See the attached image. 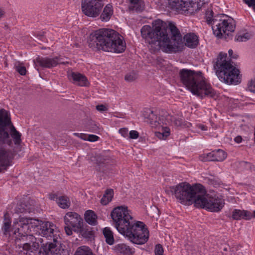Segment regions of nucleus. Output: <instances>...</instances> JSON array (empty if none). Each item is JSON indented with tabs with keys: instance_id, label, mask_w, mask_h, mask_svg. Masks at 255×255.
<instances>
[{
	"instance_id": "1",
	"label": "nucleus",
	"mask_w": 255,
	"mask_h": 255,
	"mask_svg": "<svg viewBox=\"0 0 255 255\" xmlns=\"http://www.w3.org/2000/svg\"><path fill=\"white\" fill-rule=\"evenodd\" d=\"M152 26L145 25L140 29L141 37L151 52L160 49L169 53L181 50L182 36L173 22H169L167 26L162 20L156 19L152 21Z\"/></svg>"
},
{
	"instance_id": "2",
	"label": "nucleus",
	"mask_w": 255,
	"mask_h": 255,
	"mask_svg": "<svg viewBox=\"0 0 255 255\" xmlns=\"http://www.w3.org/2000/svg\"><path fill=\"white\" fill-rule=\"evenodd\" d=\"M111 215L119 232L127 237L132 243L143 245L147 242L149 238L147 229L143 222H135L127 206L115 208Z\"/></svg>"
},
{
	"instance_id": "3",
	"label": "nucleus",
	"mask_w": 255,
	"mask_h": 255,
	"mask_svg": "<svg viewBox=\"0 0 255 255\" xmlns=\"http://www.w3.org/2000/svg\"><path fill=\"white\" fill-rule=\"evenodd\" d=\"M89 46L94 50L122 53L126 49V43L116 31L101 28L91 33L88 40Z\"/></svg>"
},
{
	"instance_id": "4",
	"label": "nucleus",
	"mask_w": 255,
	"mask_h": 255,
	"mask_svg": "<svg viewBox=\"0 0 255 255\" xmlns=\"http://www.w3.org/2000/svg\"><path fill=\"white\" fill-rule=\"evenodd\" d=\"M179 75L182 83L193 94L201 98L206 96L214 98L216 96V91L205 81L201 72L183 69L180 71Z\"/></svg>"
},
{
	"instance_id": "5",
	"label": "nucleus",
	"mask_w": 255,
	"mask_h": 255,
	"mask_svg": "<svg viewBox=\"0 0 255 255\" xmlns=\"http://www.w3.org/2000/svg\"><path fill=\"white\" fill-rule=\"evenodd\" d=\"M166 192L174 195L178 201L183 205H190L194 203L195 206V201L204 193L205 188L200 184L191 185L184 182L170 186Z\"/></svg>"
},
{
	"instance_id": "6",
	"label": "nucleus",
	"mask_w": 255,
	"mask_h": 255,
	"mask_svg": "<svg viewBox=\"0 0 255 255\" xmlns=\"http://www.w3.org/2000/svg\"><path fill=\"white\" fill-rule=\"evenodd\" d=\"M219 79L227 84L237 85L241 82L240 71L228 60L227 53L220 52L213 62Z\"/></svg>"
},
{
	"instance_id": "7",
	"label": "nucleus",
	"mask_w": 255,
	"mask_h": 255,
	"mask_svg": "<svg viewBox=\"0 0 255 255\" xmlns=\"http://www.w3.org/2000/svg\"><path fill=\"white\" fill-rule=\"evenodd\" d=\"M212 11L207 12L206 21L212 25L214 34L218 38H221L223 34L229 35V32H234L235 23L233 19L227 15L220 14L214 17Z\"/></svg>"
},
{
	"instance_id": "8",
	"label": "nucleus",
	"mask_w": 255,
	"mask_h": 255,
	"mask_svg": "<svg viewBox=\"0 0 255 255\" xmlns=\"http://www.w3.org/2000/svg\"><path fill=\"white\" fill-rule=\"evenodd\" d=\"M10 132L14 144L19 145L21 142V134L16 130L11 123L8 112L3 109L0 110V142L6 143L10 146L11 140L7 130Z\"/></svg>"
},
{
	"instance_id": "9",
	"label": "nucleus",
	"mask_w": 255,
	"mask_h": 255,
	"mask_svg": "<svg viewBox=\"0 0 255 255\" xmlns=\"http://www.w3.org/2000/svg\"><path fill=\"white\" fill-rule=\"evenodd\" d=\"M225 205L224 200L218 196H211L206 194V190L195 201V207L204 208L211 212H218Z\"/></svg>"
},
{
	"instance_id": "10",
	"label": "nucleus",
	"mask_w": 255,
	"mask_h": 255,
	"mask_svg": "<svg viewBox=\"0 0 255 255\" xmlns=\"http://www.w3.org/2000/svg\"><path fill=\"white\" fill-rule=\"evenodd\" d=\"M143 116L145 122L149 124L152 128L162 127V131L155 132V135L160 139H164L169 135L170 130L167 127L163 128L164 124V118L161 116L158 117L153 111L149 109H146L143 113Z\"/></svg>"
},
{
	"instance_id": "11",
	"label": "nucleus",
	"mask_w": 255,
	"mask_h": 255,
	"mask_svg": "<svg viewBox=\"0 0 255 255\" xmlns=\"http://www.w3.org/2000/svg\"><path fill=\"white\" fill-rule=\"evenodd\" d=\"M170 9L179 12L192 14L199 10L202 4L200 2H194L192 0H167Z\"/></svg>"
},
{
	"instance_id": "12",
	"label": "nucleus",
	"mask_w": 255,
	"mask_h": 255,
	"mask_svg": "<svg viewBox=\"0 0 255 255\" xmlns=\"http://www.w3.org/2000/svg\"><path fill=\"white\" fill-rule=\"evenodd\" d=\"M36 220L32 218H20L19 221H13L11 231L15 235L18 234L19 237H26L31 232L30 227L35 228L33 222Z\"/></svg>"
},
{
	"instance_id": "13",
	"label": "nucleus",
	"mask_w": 255,
	"mask_h": 255,
	"mask_svg": "<svg viewBox=\"0 0 255 255\" xmlns=\"http://www.w3.org/2000/svg\"><path fill=\"white\" fill-rule=\"evenodd\" d=\"M104 0H84L82 2V10L83 13L89 17L98 16L104 6Z\"/></svg>"
},
{
	"instance_id": "14",
	"label": "nucleus",
	"mask_w": 255,
	"mask_h": 255,
	"mask_svg": "<svg viewBox=\"0 0 255 255\" xmlns=\"http://www.w3.org/2000/svg\"><path fill=\"white\" fill-rule=\"evenodd\" d=\"M64 221L66 225L71 226L74 232H79L83 236L86 237L85 231L83 228V219L79 214L75 212H68L64 217Z\"/></svg>"
},
{
	"instance_id": "15",
	"label": "nucleus",
	"mask_w": 255,
	"mask_h": 255,
	"mask_svg": "<svg viewBox=\"0 0 255 255\" xmlns=\"http://www.w3.org/2000/svg\"><path fill=\"white\" fill-rule=\"evenodd\" d=\"M36 231L39 235L46 238L53 237V241H55L54 232L55 226L50 222H44L39 220L34 221Z\"/></svg>"
},
{
	"instance_id": "16",
	"label": "nucleus",
	"mask_w": 255,
	"mask_h": 255,
	"mask_svg": "<svg viewBox=\"0 0 255 255\" xmlns=\"http://www.w3.org/2000/svg\"><path fill=\"white\" fill-rule=\"evenodd\" d=\"M14 151L7 146H0V172H3L12 165L15 156Z\"/></svg>"
},
{
	"instance_id": "17",
	"label": "nucleus",
	"mask_w": 255,
	"mask_h": 255,
	"mask_svg": "<svg viewBox=\"0 0 255 255\" xmlns=\"http://www.w3.org/2000/svg\"><path fill=\"white\" fill-rule=\"evenodd\" d=\"M26 240L28 241V243L23 244V249L26 251V255H44L43 251H39L40 244L42 243L41 238L36 239L32 235H29L26 236Z\"/></svg>"
},
{
	"instance_id": "18",
	"label": "nucleus",
	"mask_w": 255,
	"mask_h": 255,
	"mask_svg": "<svg viewBox=\"0 0 255 255\" xmlns=\"http://www.w3.org/2000/svg\"><path fill=\"white\" fill-rule=\"evenodd\" d=\"M34 62L36 66L39 65L45 68H51L56 66L58 64L65 63L62 61V58L58 56L53 58L38 57L34 60Z\"/></svg>"
},
{
	"instance_id": "19",
	"label": "nucleus",
	"mask_w": 255,
	"mask_h": 255,
	"mask_svg": "<svg viewBox=\"0 0 255 255\" xmlns=\"http://www.w3.org/2000/svg\"><path fill=\"white\" fill-rule=\"evenodd\" d=\"M49 243L46 244L45 245L41 246L44 255H60L63 252L59 244L56 243Z\"/></svg>"
},
{
	"instance_id": "20",
	"label": "nucleus",
	"mask_w": 255,
	"mask_h": 255,
	"mask_svg": "<svg viewBox=\"0 0 255 255\" xmlns=\"http://www.w3.org/2000/svg\"><path fill=\"white\" fill-rule=\"evenodd\" d=\"M69 79L72 83L79 86H88L89 83L87 77L78 72H72L69 75Z\"/></svg>"
},
{
	"instance_id": "21",
	"label": "nucleus",
	"mask_w": 255,
	"mask_h": 255,
	"mask_svg": "<svg viewBox=\"0 0 255 255\" xmlns=\"http://www.w3.org/2000/svg\"><path fill=\"white\" fill-rule=\"evenodd\" d=\"M185 45L190 48H195L199 44V38L194 33H188L183 37Z\"/></svg>"
},
{
	"instance_id": "22",
	"label": "nucleus",
	"mask_w": 255,
	"mask_h": 255,
	"mask_svg": "<svg viewBox=\"0 0 255 255\" xmlns=\"http://www.w3.org/2000/svg\"><path fill=\"white\" fill-rule=\"evenodd\" d=\"M232 217L235 220H249L252 218L253 216L252 213L249 211L234 209L232 212Z\"/></svg>"
},
{
	"instance_id": "23",
	"label": "nucleus",
	"mask_w": 255,
	"mask_h": 255,
	"mask_svg": "<svg viewBox=\"0 0 255 255\" xmlns=\"http://www.w3.org/2000/svg\"><path fill=\"white\" fill-rule=\"evenodd\" d=\"M96 162L99 166V171L103 172H107L109 169V166L111 165L108 158L101 155L97 156Z\"/></svg>"
},
{
	"instance_id": "24",
	"label": "nucleus",
	"mask_w": 255,
	"mask_h": 255,
	"mask_svg": "<svg viewBox=\"0 0 255 255\" xmlns=\"http://www.w3.org/2000/svg\"><path fill=\"white\" fill-rule=\"evenodd\" d=\"M115 250L117 253L123 255H132L134 253L132 249L125 244H119L116 245Z\"/></svg>"
},
{
	"instance_id": "25",
	"label": "nucleus",
	"mask_w": 255,
	"mask_h": 255,
	"mask_svg": "<svg viewBox=\"0 0 255 255\" xmlns=\"http://www.w3.org/2000/svg\"><path fill=\"white\" fill-rule=\"evenodd\" d=\"M144 8L143 1L141 0H130L128 9L136 12H141Z\"/></svg>"
},
{
	"instance_id": "26",
	"label": "nucleus",
	"mask_w": 255,
	"mask_h": 255,
	"mask_svg": "<svg viewBox=\"0 0 255 255\" xmlns=\"http://www.w3.org/2000/svg\"><path fill=\"white\" fill-rule=\"evenodd\" d=\"M113 14V8L111 4H108L104 7L100 15V19L102 21H108Z\"/></svg>"
},
{
	"instance_id": "27",
	"label": "nucleus",
	"mask_w": 255,
	"mask_h": 255,
	"mask_svg": "<svg viewBox=\"0 0 255 255\" xmlns=\"http://www.w3.org/2000/svg\"><path fill=\"white\" fill-rule=\"evenodd\" d=\"M114 194V190L112 189H107L101 199V204L105 206L108 205L112 200Z\"/></svg>"
},
{
	"instance_id": "28",
	"label": "nucleus",
	"mask_w": 255,
	"mask_h": 255,
	"mask_svg": "<svg viewBox=\"0 0 255 255\" xmlns=\"http://www.w3.org/2000/svg\"><path fill=\"white\" fill-rule=\"evenodd\" d=\"M86 222L91 225H96L97 223V216L92 210H88L85 213Z\"/></svg>"
},
{
	"instance_id": "29",
	"label": "nucleus",
	"mask_w": 255,
	"mask_h": 255,
	"mask_svg": "<svg viewBox=\"0 0 255 255\" xmlns=\"http://www.w3.org/2000/svg\"><path fill=\"white\" fill-rule=\"evenodd\" d=\"M10 227L11 220L8 214L6 213L4 215L3 226L1 229L4 235L7 236L9 235V233L11 230Z\"/></svg>"
},
{
	"instance_id": "30",
	"label": "nucleus",
	"mask_w": 255,
	"mask_h": 255,
	"mask_svg": "<svg viewBox=\"0 0 255 255\" xmlns=\"http://www.w3.org/2000/svg\"><path fill=\"white\" fill-rule=\"evenodd\" d=\"M103 235L106 239V242L109 245H112L114 243V238L113 232L108 227H106L103 231Z\"/></svg>"
},
{
	"instance_id": "31",
	"label": "nucleus",
	"mask_w": 255,
	"mask_h": 255,
	"mask_svg": "<svg viewBox=\"0 0 255 255\" xmlns=\"http://www.w3.org/2000/svg\"><path fill=\"white\" fill-rule=\"evenodd\" d=\"M57 203L58 206L62 209L68 208L71 205L69 198L65 196H62L59 197Z\"/></svg>"
},
{
	"instance_id": "32",
	"label": "nucleus",
	"mask_w": 255,
	"mask_h": 255,
	"mask_svg": "<svg viewBox=\"0 0 255 255\" xmlns=\"http://www.w3.org/2000/svg\"><path fill=\"white\" fill-rule=\"evenodd\" d=\"M227 157L226 153L223 150L213 151L214 161H222Z\"/></svg>"
},
{
	"instance_id": "33",
	"label": "nucleus",
	"mask_w": 255,
	"mask_h": 255,
	"mask_svg": "<svg viewBox=\"0 0 255 255\" xmlns=\"http://www.w3.org/2000/svg\"><path fill=\"white\" fill-rule=\"evenodd\" d=\"M74 255H94L91 250L87 246H82L79 247Z\"/></svg>"
},
{
	"instance_id": "34",
	"label": "nucleus",
	"mask_w": 255,
	"mask_h": 255,
	"mask_svg": "<svg viewBox=\"0 0 255 255\" xmlns=\"http://www.w3.org/2000/svg\"><path fill=\"white\" fill-rule=\"evenodd\" d=\"M31 209L25 203H21L17 205L15 208V212L17 214L30 213L31 211Z\"/></svg>"
},
{
	"instance_id": "35",
	"label": "nucleus",
	"mask_w": 255,
	"mask_h": 255,
	"mask_svg": "<svg viewBox=\"0 0 255 255\" xmlns=\"http://www.w3.org/2000/svg\"><path fill=\"white\" fill-rule=\"evenodd\" d=\"M250 38V35L248 32L243 34L239 33L236 35L235 40L239 42H245Z\"/></svg>"
},
{
	"instance_id": "36",
	"label": "nucleus",
	"mask_w": 255,
	"mask_h": 255,
	"mask_svg": "<svg viewBox=\"0 0 255 255\" xmlns=\"http://www.w3.org/2000/svg\"><path fill=\"white\" fill-rule=\"evenodd\" d=\"M171 120L176 127H183L185 126L184 120L182 118L179 117H172Z\"/></svg>"
},
{
	"instance_id": "37",
	"label": "nucleus",
	"mask_w": 255,
	"mask_h": 255,
	"mask_svg": "<svg viewBox=\"0 0 255 255\" xmlns=\"http://www.w3.org/2000/svg\"><path fill=\"white\" fill-rule=\"evenodd\" d=\"M200 160L202 161H214L213 151L208 153H204L200 156Z\"/></svg>"
},
{
	"instance_id": "38",
	"label": "nucleus",
	"mask_w": 255,
	"mask_h": 255,
	"mask_svg": "<svg viewBox=\"0 0 255 255\" xmlns=\"http://www.w3.org/2000/svg\"><path fill=\"white\" fill-rule=\"evenodd\" d=\"M16 71L21 75H25L26 73V69L25 67L21 66L20 64L15 65Z\"/></svg>"
},
{
	"instance_id": "39",
	"label": "nucleus",
	"mask_w": 255,
	"mask_h": 255,
	"mask_svg": "<svg viewBox=\"0 0 255 255\" xmlns=\"http://www.w3.org/2000/svg\"><path fill=\"white\" fill-rule=\"evenodd\" d=\"M163 248L160 244H157L155 246L154 253L155 255H163Z\"/></svg>"
},
{
	"instance_id": "40",
	"label": "nucleus",
	"mask_w": 255,
	"mask_h": 255,
	"mask_svg": "<svg viewBox=\"0 0 255 255\" xmlns=\"http://www.w3.org/2000/svg\"><path fill=\"white\" fill-rule=\"evenodd\" d=\"M209 184L213 185L214 187L218 186L220 185V180L218 178H216L214 177L208 178Z\"/></svg>"
},
{
	"instance_id": "41",
	"label": "nucleus",
	"mask_w": 255,
	"mask_h": 255,
	"mask_svg": "<svg viewBox=\"0 0 255 255\" xmlns=\"http://www.w3.org/2000/svg\"><path fill=\"white\" fill-rule=\"evenodd\" d=\"M136 78L135 75L133 73H130L125 76V79L126 81L131 82L135 80Z\"/></svg>"
},
{
	"instance_id": "42",
	"label": "nucleus",
	"mask_w": 255,
	"mask_h": 255,
	"mask_svg": "<svg viewBox=\"0 0 255 255\" xmlns=\"http://www.w3.org/2000/svg\"><path fill=\"white\" fill-rule=\"evenodd\" d=\"M248 90L253 93H255V79L252 80L248 84Z\"/></svg>"
},
{
	"instance_id": "43",
	"label": "nucleus",
	"mask_w": 255,
	"mask_h": 255,
	"mask_svg": "<svg viewBox=\"0 0 255 255\" xmlns=\"http://www.w3.org/2000/svg\"><path fill=\"white\" fill-rule=\"evenodd\" d=\"M99 138V137L94 134H87L86 137V140H88L91 142L97 141Z\"/></svg>"
},
{
	"instance_id": "44",
	"label": "nucleus",
	"mask_w": 255,
	"mask_h": 255,
	"mask_svg": "<svg viewBox=\"0 0 255 255\" xmlns=\"http://www.w3.org/2000/svg\"><path fill=\"white\" fill-rule=\"evenodd\" d=\"M129 134V137L131 139H136L139 136V133L136 130H131Z\"/></svg>"
},
{
	"instance_id": "45",
	"label": "nucleus",
	"mask_w": 255,
	"mask_h": 255,
	"mask_svg": "<svg viewBox=\"0 0 255 255\" xmlns=\"http://www.w3.org/2000/svg\"><path fill=\"white\" fill-rule=\"evenodd\" d=\"M119 133L124 137H126L128 135V129L127 128H122L120 129Z\"/></svg>"
},
{
	"instance_id": "46",
	"label": "nucleus",
	"mask_w": 255,
	"mask_h": 255,
	"mask_svg": "<svg viewBox=\"0 0 255 255\" xmlns=\"http://www.w3.org/2000/svg\"><path fill=\"white\" fill-rule=\"evenodd\" d=\"M73 134L75 136H76L77 137H78L82 139H83L84 140H86V137H87V134L83 133H76V132H75V133H73Z\"/></svg>"
},
{
	"instance_id": "47",
	"label": "nucleus",
	"mask_w": 255,
	"mask_h": 255,
	"mask_svg": "<svg viewBox=\"0 0 255 255\" xmlns=\"http://www.w3.org/2000/svg\"><path fill=\"white\" fill-rule=\"evenodd\" d=\"M96 109L100 112H104L108 110V108L103 104L96 106Z\"/></svg>"
},
{
	"instance_id": "48",
	"label": "nucleus",
	"mask_w": 255,
	"mask_h": 255,
	"mask_svg": "<svg viewBox=\"0 0 255 255\" xmlns=\"http://www.w3.org/2000/svg\"><path fill=\"white\" fill-rule=\"evenodd\" d=\"M71 227H72L71 226H67L65 225L64 229L66 234L68 236H70L72 234V230Z\"/></svg>"
},
{
	"instance_id": "49",
	"label": "nucleus",
	"mask_w": 255,
	"mask_h": 255,
	"mask_svg": "<svg viewBox=\"0 0 255 255\" xmlns=\"http://www.w3.org/2000/svg\"><path fill=\"white\" fill-rule=\"evenodd\" d=\"M5 12L3 8L0 6V19L5 16Z\"/></svg>"
},
{
	"instance_id": "50",
	"label": "nucleus",
	"mask_w": 255,
	"mask_h": 255,
	"mask_svg": "<svg viewBox=\"0 0 255 255\" xmlns=\"http://www.w3.org/2000/svg\"><path fill=\"white\" fill-rule=\"evenodd\" d=\"M243 1L248 5L255 3V0H243Z\"/></svg>"
},
{
	"instance_id": "51",
	"label": "nucleus",
	"mask_w": 255,
	"mask_h": 255,
	"mask_svg": "<svg viewBox=\"0 0 255 255\" xmlns=\"http://www.w3.org/2000/svg\"><path fill=\"white\" fill-rule=\"evenodd\" d=\"M49 199L50 200H56V201L58 200V198H57V195L55 194H51L49 195Z\"/></svg>"
},
{
	"instance_id": "52",
	"label": "nucleus",
	"mask_w": 255,
	"mask_h": 255,
	"mask_svg": "<svg viewBox=\"0 0 255 255\" xmlns=\"http://www.w3.org/2000/svg\"><path fill=\"white\" fill-rule=\"evenodd\" d=\"M234 140L236 142L240 143L242 140V138L241 136H237L235 138Z\"/></svg>"
},
{
	"instance_id": "53",
	"label": "nucleus",
	"mask_w": 255,
	"mask_h": 255,
	"mask_svg": "<svg viewBox=\"0 0 255 255\" xmlns=\"http://www.w3.org/2000/svg\"><path fill=\"white\" fill-rule=\"evenodd\" d=\"M198 127L202 130H207V127L203 125H199L198 126Z\"/></svg>"
},
{
	"instance_id": "54",
	"label": "nucleus",
	"mask_w": 255,
	"mask_h": 255,
	"mask_svg": "<svg viewBox=\"0 0 255 255\" xmlns=\"http://www.w3.org/2000/svg\"><path fill=\"white\" fill-rule=\"evenodd\" d=\"M228 53H229V56H230V57L231 58H236V57L233 56V51L232 49H230L229 50Z\"/></svg>"
},
{
	"instance_id": "55",
	"label": "nucleus",
	"mask_w": 255,
	"mask_h": 255,
	"mask_svg": "<svg viewBox=\"0 0 255 255\" xmlns=\"http://www.w3.org/2000/svg\"><path fill=\"white\" fill-rule=\"evenodd\" d=\"M250 5H248L249 7H253L254 10L255 11V3L254 4H250Z\"/></svg>"
},
{
	"instance_id": "56",
	"label": "nucleus",
	"mask_w": 255,
	"mask_h": 255,
	"mask_svg": "<svg viewBox=\"0 0 255 255\" xmlns=\"http://www.w3.org/2000/svg\"><path fill=\"white\" fill-rule=\"evenodd\" d=\"M253 217L255 218V210L253 212V213L252 214Z\"/></svg>"
},
{
	"instance_id": "57",
	"label": "nucleus",
	"mask_w": 255,
	"mask_h": 255,
	"mask_svg": "<svg viewBox=\"0 0 255 255\" xmlns=\"http://www.w3.org/2000/svg\"><path fill=\"white\" fill-rule=\"evenodd\" d=\"M39 36H40V38L42 40V38L43 37V35L42 34H41V35H39Z\"/></svg>"
}]
</instances>
